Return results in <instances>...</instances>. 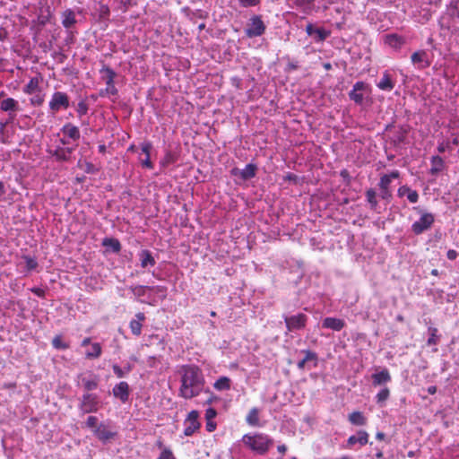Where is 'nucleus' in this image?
<instances>
[{
    "instance_id": "obj_3",
    "label": "nucleus",
    "mask_w": 459,
    "mask_h": 459,
    "mask_svg": "<svg viewBox=\"0 0 459 459\" xmlns=\"http://www.w3.org/2000/svg\"><path fill=\"white\" fill-rule=\"evenodd\" d=\"M101 78L106 83V88L101 90L100 94L102 97H114L117 93V90L114 84V79L116 76L115 72L109 67H103L100 70Z\"/></svg>"
},
{
    "instance_id": "obj_36",
    "label": "nucleus",
    "mask_w": 459,
    "mask_h": 459,
    "mask_svg": "<svg viewBox=\"0 0 459 459\" xmlns=\"http://www.w3.org/2000/svg\"><path fill=\"white\" fill-rule=\"evenodd\" d=\"M39 80L37 77H33L30 80L27 85L24 87L23 91L27 94H33L39 89Z\"/></svg>"
},
{
    "instance_id": "obj_30",
    "label": "nucleus",
    "mask_w": 459,
    "mask_h": 459,
    "mask_svg": "<svg viewBox=\"0 0 459 459\" xmlns=\"http://www.w3.org/2000/svg\"><path fill=\"white\" fill-rule=\"evenodd\" d=\"M63 133L65 135L74 140H77L80 137V132L78 127L71 124L65 125L63 127Z\"/></svg>"
},
{
    "instance_id": "obj_19",
    "label": "nucleus",
    "mask_w": 459,
    "mask_h": 459,
    "mask_svg": "<svg viewBox=\"0 0 459 459\" xmlns=\"http://www.w3.org/2000/svg\"><path fill=\"white\" fill-rule=\"evenodd\" d=\"M368 435L366 431L360 430L357 433V435L351 436L348 438V446H352L355 444H359L360 446H364L368 443Z\"/></svg>"
},
{
    "instance_id": "obj_15",
    "label": "nucleus",
    "mask_w": 459,
    "mask_h": 459,
    "mask_svg": "<svg viewBox=\"0 0 459 459\" xmlns=\"http://www.w3.org/2000/svg\"><path fill=\"white\" fill-rule=\"evenodd\" d=\"M150 151L151 145L147 143H144L141 146V152L139 153V160L142 165L145 168L151 169L152 168V162L150 160Z\"/></svg>"
},
{
    "instance_id": "obj_16",
    "label": "nucleus",
    "mask_w": 459,
    "mask_h": 459,
    "mask_svg": "<svg viewBox=\"0 0 459 459\" xmlns=\"http://www.w3.org/2000/svg\"><path fill=\"white\" fill-rule=\"evenodd\" d=\"M0 108L2 111L8 112L12 115L19 110V103L13 98H7L1 101Z\"/></svg>"
},
{
    "instance_id": "obj_50",
    "label": "nucleus",
    "mask_w": 459,
    "mask_h": 459,
    "mask_svg": "<svg viewBox=\"0 0 459 459\" xmlns=\"http://www.w3.org/2000/svg\"><path fill=\"white\" fill-rule=\"evenodd\" d=\"M113 371L118 377L125 376V372L117 365L113 366Z\"/></svg>"
},
{
    "instance_id": "obj_52",
    "label": "nucleus",
    "mask_w": 459,
    "mask_h": 459,
    "mask_svg": "<svg viewBox=\"0 0 459 459\" xmlns=\"http://www.w3.org/2000/svg\"><path fill=\"white\" fill-rule=\"evenodd\" d=\"M447 258L449 260H455L457 257V252L455 250H448L447 252Z\"/></svg>"
},
{
    "instance_id": "obj_25",
    "label": "nucleus",
    "mask_w": 459,
    "mask_h": 459,
    "mask_svg": "<svg viewBox=\"0 0 459 459\" xmlns=\"http://www.w3.org/2000/svg\"><path fill=\"white\" fill-rule=\"evenodd\" d=\"M246 421L249 426L260 427L259 410L255 407L252 408L246 417Z\"/></svg>"
},
{
    "instance_id": "obj_58",
    "label": "nucleus",
    "mask_w": 459,
    "mask_h": 459,
    "mask_svg": "<svg viewBox=\"0 0 459 459\" xmlns=\"http://www.w3.org/2000/svg\"><path fill=\"white\" fill-rule=\"evenodd\" d=\"M91 338H85L83 339V341L82 342V346H88V345H91Z\"/></svg>"
},
{
    "instance_id": "obj_38",
    "label": "nucleus",
    "mask_w": 459,
    "mask_h": 459,
    "mask_svg": "<svg viewBox=\"0 0 459 459\" xmlns=\"http://www.w3.org/2000/svg\"><path fill=\"white\" fill-rule=\"evenodd\" d=\"M305 358L299 361L298 368L299 369H303L306 367V363L310 360H315L316 359V353L310 351H305Z\"/></svg>"
},
{
    "instance_id": "obj_32",
    "label": "nucleus",
    "mask_w": 459,
    "mask_h": 459,
    "mask_svg": "<svg viewBox=\"0 0 459 459\" xmlns=\"http://www.w3.org/2000/svg\"><path fill=\"white\" fill-rule=\"evenodd\" d=\"M62 23L65 28H70L75 23L74 13L71 10H66L62 15Z\"/></svg>"
},
{
    "instance_id": "obj_2",
    "label": "nucleus",
    "mask_w": 459,
    "mask_h": 459,
    "mask_svg": "<svg viewBox=\"0 0 459 459\" xmlns=\"http://www.w3.org/2000/svg\"><path fill=\"white\" fill-rule=\"evenodd\" d=\"M242 441L246 446L260 455L265 454L273 445V439L263 433L246 434Z\"/></svg>"
},
{
    "instance_id": "obj_8",
    "label": "nucleus",
    "mask_w": 459,
    "mask_h": 459,
    "mask_svg": "<svg viewBox=\"0 0 459 459\" xmlns=\"http://www.w3.org/2000/svg\"><path fill=\"white\" fill-rule=\"evenodd\" d=\"M369 91V86L364 82H357L349 93V97L357 104H361L364 100L363 92Z\"/></svg>"
},
{
    "instance_id": "obj_46",
    "label": "nucleus",
    "mask_w": 459,
    "mask_h": 459,
    "mask_svg": "<svg viewBox=\"0 0 459 459\" xmlns=\"http://www.w3.org/2000/svg\"><path fill=\"white\" fill-rule=\"evenodd\" d=\"M260 0H239L244 7L255 6L259 4Z\"/></svg>"
},
{
    "instance_id": "obj_53",
    "label": "nucleus",
    "mask_w": 459,
    "mask_h": 459,
    "mask_svg": "<svg viewBox=\"0 0 459 459\" xmlns=\"http://www.w3.org/2000/svg\"><path fill=\"white\" fill-rule=\"evenodd\" d=\"M158 459H172L169 451H164Z\"/></svg>"
},
{
    "instance_id": "obj_4",
    "label": "nucleus",
    "mask_w": 459,
    "mask_h": 459,
    "mask_svg": "<svg viewBox=\"0 0 459 459\" xmlns=\"http://www.w3.org/2000/svg\"><path fill=\"white\" fill-rule=\"evenodd\" d=\"M264 30L265 25L262 21L261 17L258 15H255L250 18L249 23L245 30V33L248 38H255L264 34Z\"/></svg>"
},
{
    "instance_id": "obj_51",
    "label": "nucleus",
    "mask_w": 459,
    "mask_h": 459,
    "mask_svg": "<svg viewBox=\"0 0 459 459\" xmlns=\"http://www.w3.org/2000/svg\"><path fill=\"white\" fill-rule=\"evenodd\" d=\"M49 18H50V13H48L47 15H40L39 17V21L41 24H46L47 22H49Z\"/></svg>"
},
{
    "instance_id": "obj_47",
    "label": "nucleus",
    "mask_w": 459,
    "mask_h": 459,
    "mask_svg": "<svg viewBox=\"0 0 459 459\" xmlns=\"http://www.w3.org/2000/svg\"><path fill=\"white\" fill-rule=\"evenodd\" d=\"M30 102L34 106H39L43 103V98L39 95L34 96L33 98L30 99Z\"/></svg>"
},
{
    "instance_id": "obj_29",
    "label": "nucleus",
    "mask_w": 459,
    "mask_h": 459,
    "mask_svg": "<svg viewBox=\"0 0 459 459\" xmlns=\"http://www.w3.org/2000/svg\"><path fill=\"white\" fill-rule=\"evenodd\" d=\"M231 381L228 377H221L213 384V387L218 391H224L230 389Z\"/></svg>"
},
{
    "instance_id": "obj_5",
    "label": "nucleus",
    "mask_w": 459,
    "mask_h": 459,
    "mask_svg": "<svg viewBox=\"0 0 459 459\" xmlns=\"http://www.w3.org/2000/svg\"><path fill=\"white\" fill-rule=\"evenodd\" d=\"M69 107V98L66 93L56 91L49 101V108L53 113L60 109H66Z\"/></svg>"
},
{
    "instance_id": "obj_64",
    "label": "nucleus",
    "mask_w": 459,
    "mask_h": 459,
    "mask_svg": "<svg viewBox=\"0 0 459 459\" xmlns=\"http://www.w3.org/2000/svg\"><path fill=\"white\" fill-rule=\"evenodd\" d=\"M104 150H105V146H104V145H100V152H104Z\"/></svg>"
},
{
    "instance_id": "obj_28",
    "label": "nucleus",
    "mask_w": 459,
    "mask_h": 459,
    "mask_svg": "<svg viewBox=\"0 0 459 459\" xmlns=\"http://www.w3.org/2000/svg\"><path fill=\"white\" fill-rule=\"evenodd\" d=\"M101 354V346L98 342L91 343L90 348L85 351L87 359H97Z\"/></svg>"
},
{
    "instance_id": "obj_24",
    "label": "nucleus",
    "mask_w": 459,
    "mask_h": 459,
    "mask_svg": "<svg viewBox=\"0 0 459 459\" xmlns=\"http://www.w3.org/2000/svg\"><path fill=\"white\" fill-rule=\"evenodd\" d=\"M94 434L98 437L99 439L106 441L112 438L115 436V433L110 431L106 426L100 425L98 428L94 429Z\"/></svg>"
},
{
    "instance_id": "obj_55",
    "label": "nucleus",
    "mask_w": 459,
    "mask_h": 459,
    "mask_svg": "<svg viewBox=\"0 0 459 459\" xmlns=\"http://www.w3.org/2000/svg\"><path fill=\"white\" fill-rule=\"evenodd\" d=\"M381 193H382V197L383 198H386L387 196L390 195L389 188H387V189H381Z\"/></svg>"
},
{
    "instance_id": "obj_62",
    "label": "nucleus",
    "mask_w": 459,
    "mask_h": 459,
    "mask_svg": "<svg viewBox=\"0 0 459 459\" xmlns=\"http://www.w3.org/2000/svg\"><path fill=\"white\" fill-rule=\"evenodd\" d=\"M455 9H456V16L459 18V1L457 3V5H455Z\"/></svg>"
},
{
    "instance_id": "obj_33",
    "label": "nucleus",
    "mask_w": 459,
    "mask_h": 459,
    "mask_svg": "<svg viewBox=\"0 0 459 459\" xmlns=\"http://www.w3.org/2000/svg\"><path fill=\"white\" fill-rule=\"evenodd\" d=\"M349 420L356 426H363L366 424V418L360 411H353L349 415Z\"/></svg>"
},
{
    "instance_id": "obj_39",
    "label": "nucleus",
    "mask_w": 459,
    "mask_h": 459,
    "mask_svg": "<svg viewBox=\"0 0 459 459\" xmlns=\"http://www.w3.org/2000/svg\"><path fill=\"white\" fill-rule=\"evenodd\" d=\"M390 395V391L387 387L382 388L377 394L376 399L377 403H384Z\"/></svg>"
},
{
    "instance_id": "obj_34",
    "label": "nucleus",
    "mask_w": 459,
    "mask_h": 459,
    "mask_svg": "<svg viewBox=\"0 0 459 459\" xmlns=\"http://www.w3.org/2000/svg\"><path fill=\"white\" fill-rule=\"evenodd\" d=\"M102 244L104 247L110 249L114 253H117L121 248L119 241L116 238H104Z\"/></svg>"
},
{
    "instance_id": "obj_21",
    "label": "nucleus",
    "mask_w": 459,
    "mask_h": 459,
    "mask_svg": "<svg viewBox=\"0 0 459 459\" xmlns=\"http://www.w3.org/2000/svg\"><path fill=\"white\" fill-rule=\"evenodd\" d=\"M80 381L82 385L88 391L94 390L98 386L99 379L96 376H81Z\"/></svg>"
},
{
    "instance_id": "obj_27",
    "label": "nucleus",
    "mask_w": 459,
    "mask_h": 459,
    "mask_svg": "<svg viewBox=\"0 0 459 459\" xmlns=\"http://www.w3.org/2000/svg\"><path fill=\"white\" fill-rule=\"evenodd\" d=\"M255 170H256V167L255 165L247 164L243 169L238 171L235 174L239 175V177L242 179L247 180L255 176Z\"/></svg>"
},
{
    "instance_id": "obj_42",
    "label": "nucleus",
    "mask_w": 459,
    "mask_h": 459,
    "mask_svg": "<svg viewBox=\"0 0 459 459\" xmlns=\"http://www.w3.org/2000/svg\"><path fill=\"white\" fill-rule=\"evenodd\" d=\"M368 202L371 204L372 207H376L377 202L376 200V192L373 189H369L366 194Z\"/></svg>"
},
{
    "instance_id": "obj_22",
    "label": "nucleus",
    "mask_w": 459,
    "mask_h": 459,
    "mask_svg": "<svg viewBox=\"0 0 459 459\" xmlns=\"http://www.w3.org/2000/svg\"><path fill=\"white\" fill-rule=\"evenodd\" d=\"M138 255L141 266L143 268L152 267L155 264L154 258L152 257L149 251L142 250Z\"/></svg>"
},
{
    "instance_id": "obj_37",
    "label": "nucleus",
    "mask_w": 459,
    "mask_h": 459,
    "mask_svg": "<svg viewBox=\"0 0 459 459\" xmlns=\"http://www.w3.org/2000/svg\"><path fill=\"white\" fill-rule=\"evenodd\" d=\"M431 165H432L431 172L433 174L441 171L444 168L443 159L439 156H434L431 160Z\"/></svg>"
},
{
    "instance_id": "obj_60",
    "label": "nucleus",
    "mask_w": 459,
    "mask_h": 459,
    "mask_svg": "<svg viewBox=\"0 0 459 459\" xmlns=\"http://www.w3.org/2000/svg\"><path fill=\"white\" fill-rule=\"evenodd\" d=\"M384 437H385V434H384V433H382V432H378V433L377 434V439L382 440V439H384Z\"/></svg>"
},
{
    "instance_id": "obj_10",
    "label": "nucleus",
    "mask_w": 459,
    "mask_h": 459,
    "mask_svg": "<svg viewBox=\"0 0 459 459\" xmlns=\"http://www.w3.org/2000/svg\"><path fill=\"white\" fill-rule=\"evenodd\" d=\"M307 316L303 314H298L291 316L285 317V323L288 330L293 331L301 329L305 326Z\"/></svg>"
},
{
    "instance_id": "obj_12",
    "label": "nucleus",
    "mask_w": 459,
    "mask_h": 459,
    "mask_svg": "<svg viewBox=\"0 0 459 459\" xmlns=\"http://www.w3.org/2000/svg\"><path fill=\"white\" fill-rule=\"evenodd\" d=\"M306 31L309 36H315L316 40L323 41L329 36V31L323 28H315L313 24L308 23L306 26Z\"/></svg>"
},
{
    "instance_id": "obj_35",
    "label": "nucleus",
    "mask_w": 459,
    "mask_h": 459,
    "mask_svg": "<svg viewBox=\"0 0 459 459\" xmlns=\"http://www.w3.org/2000/svg\"><path fill=\"white\" fill-rule=\"evenodd\" d=\"M314 0H294L296 6L301 9L304 13H309L312 10Z\"/></svg>"
},
{
    "instance_id": "obj_59",
    "label": "nucleus",
    "mask_w": 459,
    "mask_h": 459,
    "mask_svg": "<svg viewBox=\"0 0 459 459\" xmlns=\"http://www.w3.org/2000/svg\"><path fill=\"white\" fill-rule=\"evenodd\" d=\"M277 449L280 453H285L287 450V446L285 445H281L278 446Z\"/></svg>"
},
{
    "instance_id": "obj_7",
    "label": "nucleus",
    "mask_w": 459,
    "mask_h": 459,
    "mask_svg": "<svg viewBox=\"0 0 459 459\" xmlns=\"http://www.w3.org/2000/svg\"><path fill=\"white\" fill-rule=\"evenodd\" d=\"M198 411H192L188 413L186 419L184 421V434L185 436L193 435L200 428L198 421Z\"/></svg>"
},
{
    "instance_id": "obj_6",
    "label": "nucleus",
    "mask_w": 459,
    "mask_h": 459,
    "mask_svg": "<svg viewBox=\"0 0 459 459\" xmlns=\"http://www.w3.org/2000/svg\"><path fill=\"white\" fill-rule=\"evenodd\" d=\"M434 216L431 213H422L420 218L412 223L411 230L415 234H420L431 227Z\"/></svg>"
},
{
    "instance_id": "obj_45",
    "label": "nucleus",
    "mask_w": 459,
    "mask_h": 459,
    "mask_svg": "<svg viewBox=\"0 0 459 459\" xmlns=\"http://www.w3.org/2000/svg\"><path fill=\"white\" fill-rule=\"evenodd\" d=\"M217 415L216 411L213 408H208L205 411V419L206 420H212Z\"/></svg>"
},
{
    "instance_id": "obj_18",
    "label": "nucleus",
    "mask_w": 459,
    "mask_h": 459,
    "mask_svg": "<svg viewBox=\"0 0 459 459\" xmlns=\"http://www.w3.org/2000/svg\"><path fill=\"white\" fill-rule=\"evenodd\" d=\"M411 58L412 64L417 65L420 68L429 66V62L427 60V53L423 50L414 52L411 55Z\"/></svg>"
},
{
    "instance_id": "obj_40",
    "label": "nucleus",
    "mask_w": 459,
    "mask_h": 459,
    "mask_svg": "<svg viewBox=\"0 0 459 459\" xmlns=\"http://www.w3.org/2000/svg\"><path fill=\"white\" fill-rule=\"evenodd\" d=\"M26 263V269L28 271L35 270L38 266V263L36 259L30 257V256H24L23 257Z\"/></svg>"
},
{
    "instance_id": "obj_41",
    "label": "nucleus",
    "mask_w": 459,
    "mask_h": 459,
    "mask_svg": "<svg viewBox=\"0 0 459 459\" xmlns=\"http://www.w3.org/2000/svg\"><path fill=\"white\" fill-rule=\"evenodd\" d=\"M437 330L436 328H429L430 336L428 339V345H436L438 341V337L437 335Z\"/></svg>"
},
{
    "instance_id": "obj_23",
    "label": "nucleus",
    "mask_w": 459,
    "mask_h": 459,
    "mask_svg": "<svg viewBox=\"0 0 459 459\" xmlns=\"http://www.w3.org/2000/svg\"><path fill=\"white\" fill-rule=\"evenodd\" d=\"M377 85L382 91H390L394 89V82L392 81L390 74L385 72Z\"/></svg>"
},
{
    "instance_id": "obj_26",
    "label": "nucleus",
    "mask_w": 459,
    "mask_h": 459,
    "mask_svg": "<svg viewBox=\"0 0 459 459\" xmlns=\"http://www.w3.org/2000/svg\"><path fill=\"white\" fill-rule=\"evenodd\" d=\"M399 175H400V173L398 170H394L390 174L382 176L380 178V182H379L380 189L389 188V186H390L392 180L399 178Z\"/></svg>"
},
{
    "instance_id": "obj_49",
    "label": "nucleus",
    "mask_w": 459,
    "mask_h": 459,
    "mask_svg": "<svg viewBox=\"0 0 459 459\" xmlns=\"http://www.w3.org/2000/svg\"><path fill=\"white\" fill-rule=\"evenodd\" d=\"M216 429V423L212 420H206V429L212 432Z\"/></svg>"
},
{
    "instance_id": "obj_20",
    "label": "nucleus",
    "mask_w": 459,
    "mask_h": 459,
    "mask_svg": "<svg viewBox=\"0 0 459 459\" xmlns=\"http://www.w3.org/2000/svg\"><path fill=\"white\" fill-rule=\"evenodd\" d=\"M145 316L143 313H137L135 319L131 320L130 329L134 335H140L142 332V323L144 321Z\"/></svg>"
},
{
    "instance_id": "obj_43",
    "label": "nucleus",
    "mask_w": 459,
    "mask_h": 459,
    "mask_svg": "<svg viewBox=\"0 0 459 459\" xmlns=\"http://www.w3.org/2000/svg\"><path fill=\"white\" fill-rule=\"evenodd\" d=\"M52 344L55 348L56 349H61V350H65V349H67L68 348V345L62 342V339L60 336H56L53 341H52Z\"/></svg>"
},
{
    "instance_id": "obj_63",
    "label": "nucleus",
    "mask_w": 459,
    "mask_h": 459,
    "mask_svg": "<svg viewBox=\"0 0 459 459\" xmlns=\"http://www.w3.org/2000/svg\"><path fill=\"white\" fill-rule=\"evenodd\" d=\"M325 69H330L331 68V65L330 64H325Z\"/></svg>"
},
{
    "instance_id": "obj_56",
    "label": "nucleus",
    "mask_w": 459,
    "mask_h": 459,
    "mask_svg": "<svg viewBox=\"0 0 459 459\" xmlns=\"http://www.w3.org/2000/svg\"><path fill=\"white\" fill-rule=\"evenodd\" d=\"M437 392V387L435 385H431L428 387V393L430 394H434Z\"/></svg>"
},
{
    "instance_id": "obj_61",
    "label": "nucleus",
    "mask_w": 459,
    "mask_h": 459,
    "mask_svg": "<svg viewBox=\"0 0 459 459\" xmlns=\"http://www.w3.org/2000/svg\"><path fill=\"white\" fill-rule=\"evenodd\" d=\"M4 194V184L0 181V196Z\"/></svg>"
},
{
    "instance_id": "obj_17",
    "label": "nucleus",
    "mask_w": 459,
    "mask_h": 459,
    "mask_svg": "<svg viewBox=\"0 0 459 459\" xmlns=\"http://www.w3.org/2000/svg\"><path fill=\"white\" fill-rule=\"evenodd\" d=\"M373 385L375 386L381 385L386 384L391 381V376L389 371L385 368L380 372L375 373L372 375Z\"/></svg>"
},
{
    "instance_id": "obj_14",
    "label": "nucleus",
    "mask_w": 459,
    "mask_h": 459,
    "mask_svg": "<svg viewBox=\"0 0 459 459\" xmlns=\"http://www.w3.org/2000/svg\"><path fill=\"white\" fill-rule=\"evenodd\" d=\"M399 197L406 196L410 203L415 204L419 200V195L417 191L411 189L407 186H402L397 191Z\"/></svg>"
},
{
    "instance_id": "obj_11",
    "label": "nucleus",
    "mask_w": 459,
    "mask_h": 459,
    "mask_svg": "<svg viewBox=\"0 0 459 459\" xmlns=\"http://www.w3.org/2000/svg\"><path fill=\"white\" fill-rule=\"evenodd\" d=\"M113 395L122 403H126L129 398V385L122 381L113 387Z\"/></svg>"
},
{
    "instance_id": "obj_13",
    "label": "nucleus",
    "mask_w": 459,
    "mask_h": 459,
    "mask_svg": "<svg viewBox=\"0 0 459 459\" xmlns=\"http://www.w3.org/2000/svg\"><path fill=\"white\" fill-rule=\"evenodd\" d=\"M345 325L342 319L335 317H325L322 322L324 328L332 329L333 331H341Z\"/></svg>"
},
{
    "instance_id": "obj_57",
    "label": "nucleus",
    "mask_w": 459,
    "mask_h": 459,
    "mask_svg": "<svg viewBox=\"0 0 459 459\" xmlns=\"http://www.w3.org/2000/svg\"><path fill=\"white\" fill-rule=\"evenodd\" d=\"M32 292H34L38 296H42L43 295V290L41 289H39V288L32 289Z\"/></svg>"
},
{
    "instance_id": "obj_9",
    "label": "nucleus",
    "mask_w": 459,
    "mask_h": 459,
    "mask_svg": "<svg viewBox=\"0 0 459 459\" xmlns=\"http://www.w3.org/2000/svg\"><path fill=\"white\" fill-rule=\"evenodd\" d=\"M98 403V397L95 394H85L82 399L81 410L84 413L97 411Z\"/></svg>"
},
{
    "instance_id": "obj_48",
    "label": "nucleus",
    "mask_w": 459,
    "mask_h": 459,
    "mask_svg": "<svg viewBox=\"0 0 459 459\" xmlns=\"http://www.w3.org/2000/svg\"><path fill=\"white\" fill-rule=\"evenodd\" d=\"M54 155L58 160H65L67 158V154L64 150L56 151Z\"/></svg>"
},
{
    "instance_id": "obj_44",
    "label": "nucleus",
    "mask_w": 459,
    "mask_h": 459,
    "mask_svg": "<svg viewBox=\"0 0 459 459\" xmlns=\"http://www.w3.org/2000/svg\"><path fill=\"white\" fill-rule=\"evenodd\" d=\"M98 419L95 416H89L86 420V426L88 428L93 429V430L98 428L97 426Z\"/></svg>"
},
{
    "instance_id": "obj_31",
    "label": "nucleus",
    "mask_w": 459,
    "mask_h": 459,
    "mask_svg": "<svg viewBox=\"0 0 459 459\" xmlns=\"http://www.w3.org/2000/svg\"><path fill=\"white\" fill-rule=\"evenodd\" d=\"M385 43L391 48H399L403 45L404 41L401 37L392 34L385 36Z\"/></svg>"
},
{
    "instance_id": "obj_1",
    "label": "nucleus",
    "mask_w": 459,
    "mask_h": 459,
    "mask_svg": "<svg viewBox=\"0 0 459 459\" xmlns=\"http://www.w3.org/2000/svg\"><path fill=\"white\" fill-rule=\"evenodd\" d=\"M204 387L202 375L196 368H185L182 377L180 394L186 399L192 398L200 394Z\"/></svg>"
},
{
    "instance_id": "obj_54",
    "label": "nucleus",
    "mask_w": 459,
    "mask_h": 459,
    "mask_svg": "<svg viewBox=\"0 0 459 459\" xmlns=\"http://www.w3.org/2000/svg\"><path fill=\"white\" fill-rule=\"evenodd\" d=\"M448 143H440L438 146H437V151L439 152H445L446 151V149L448 148Z\"/></svg>"
}]
</instances>
